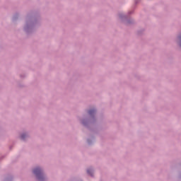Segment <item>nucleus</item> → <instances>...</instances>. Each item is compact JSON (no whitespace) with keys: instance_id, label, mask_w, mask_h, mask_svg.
Segmentation results:
<instances>
[{"instance_id":"f257e3e1","label":"nucleus","mask_w":181,"mask_h":181,"mask_svg":"<svg viewBox=\"0 0 181 181\" xmlns=\"http://www.w3.org/2000/svg\"><path fill=\"white\" fill-rule=\"evenodd\" d=\"M33 173L37 176L38 180L43 181V173L40 168H37L33 170Z\"/></svg>"},{"instance_id":"f03ea898","label":"nucleus","mask_w":181,"mask_h":181,"mask_svg":"<svg viewBox=\"0 0 181 181\" xmlns=\"http://www.w3.org/2000/svg\"><path fill=\"white\" fill-rule=\"evenodd\" d=\"M94 112H95V110H89L88 111V114L90 115H93V114H94Z\"/></svg>"},{"instance_id":"7ed1b4c3","label":"nucleus","mask_w":181,"mask_h":181,"mask_svg":"<svg viewBox=\"0 0 181 181\" xmlns=\"http://www.w3.org/2000/svg\"><path fill=\"white\" fill-rule=\"evenodd\" d=\"M93 171L91 170H87V173H88V175H93Z\"/></svg>"},{"instance_id":"20e7f679","label":"nucleus","mask_w":181,"mask_h":181,"mask_svg":"<svg viewBox=\"0 0 181 181\" xmlns=\"http://www.w3.org/2000/svg\"><path fill=\"white\" fill-rule=\"evenodd\" d=\"M25 136H26V135H25V134H23V135H21V139H25Z\"/></svg>"}]
</instances>
